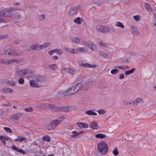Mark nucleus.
Masks as SVG:
<instances>
[{
  "label": "nucleus",
  "mask_w": 156,
  "mask_h": 156,
  "mask_svg": "<svg viewBox=\"0 0 156 156\" xmlns=\"http://www.w3.org/2000/svg\"><path fill=\"white\" fill-rule=\"evenodd\" d=\"M21 62V60L19 59H13V62L19 63Z\"/></svg>",
  "instance_id": "59"
},
{
  "label": "nucleus",
  "mask_w": 156,
  "mask_h": 156,
  "mask_svg": "<svg viewBox=\"0 0 156 156\" xmlns=\"http://www.w3.org/2000/svg\"><path fill=\"white\" fill-rule=\"evenodd\" d=\"M144 5L146 11L149 12H151L152 10L153 9L151 7V5L147 3H145Z\"/></svg>",
  "instance_id": "15"
},
{
  "label": "nucleus",
  "mask_w": 156,
  "mask_h": 156,
  "mask_svg": "<svg viewBox=\"0 0 156 156\" xmlns=\"http://www.w3.org/2000/svg\"><path fill=\"white\" fill-rule=\"evenodd\" d=\"M95 4H96L98 6H100L102 4V3L101 2L99 1H97L95 3H94Z\"/></svg>",
  "instance_id": "62"
},
{
  "label": "nucleus",
  "mask_w": 156,
  "mask_h": 156,
  "mask_svg": "<svg viewBox=\"0 0 156 156\" xmlns=\"http://www.w3.org/2000/svg\"><path fill=\"white\" fill-rule=\"evenodd\" d=\"M79 9V6H76L71 8L69 10L68 12L69 14L71 16L76 14L78 12V10Z\"/></svg>",
  "instance_id": "8"
},
{
  "label": "nucleus",
  "mask_w": 156,
  "mask_h": 156,
  "mask_svg": "<svg viewBox=\"0 0 156 156\" xmlns=\"http://www.w3.org/2000/svg\"><path fill=\"white\" fill-rule=\"evenodd\" d=\"M1 83H2L4 84H8L9 80L8 79H3L1 80Z\"/></svg>",
  "instance_id": "52"
},
{
  "label": "nucleus",
  "mask_w": 156,
  "mask_h": 156,
  "mask_svg": "<svg viewBox=\"0 0 156 156\" xmlns=\"http://www.w3.org/2000/svg\"><path fill=\"white\" fill-rule=\"evenodd\" d=\"M45 15L44 14L39 15L37 17L38 20L39 21H42L45 18Z\"/></svg>",
  "instance_id": "33"
},
{
  "label": "nucleus",
  "mask_w": 156,
  "mask_h": 156,
  "mask_svg": "<svg viewBox=\"0 0 156 156\" xmlns=\"http://www.w3.org/2000/svg\"><path fill=\"white\" fill-rule=\"evenodd\" d=\"M106 135L103 134L99 133L96 134L95 137L97 138L103 139L105 137Z\"/></svg>",
  "instance_id": "26"
},
{
  "label": "nucleus",
  "mask_w": 156,
  "mask_h": 156,
  "mask_svg": "<svg viewBox=\"0 0 156 156\" xmlns=\"http://www.w3.org/2000/svg\"><path fill=\"white\" fill-rule=\"evenodd\" d=\"M131 30L133 34L136 35L138 33V31L136 28L132 27L131 28Z\"/></svg>",
  "instance_id": "29"
},
{
  "label": "nucleus",
  "mask_w": 156,
  "mask_h": 156,
  "mask_svg": "<svg viewBox=\"0 0 156 156\" xmlns=\"http://www.w3.org/2000/svg\"><path fill=\"white\" fill-rule=\"evenodd\" d=\"M33 108L31 107H29L24 108V110L27 112H32L33 111Z\"/></svg>",
  "instance_id": "46"
},
{
  "label": "nucleus",
  "mask_w": 156,
  "mask_h": 156,
  "mask_svg": "<svg viewBox=\"0 0 156 156\" xmlns=\"http://www.w3.org/2000/svg\"><path fill=\"white\" fill-rule=\"evenodd\" d=\"M22 76L26 78H31L33 77L32 71L29 69L23 70V75Z\"/></svg>",
  "instance_id": "7"
},
{
  "label": "nucleus",
  "mask_w": 156,
  "mask_h": 156,
  "mask_svg": "<svg viewBox=\"0 0 156 156\" xmlns=\"http://www.w3.org/2000/svg\"><path fill=\"white\" fill-rule=\"evenodd\" d=\"M46 128L48 130H51L54 129V128H53V126H52L51 123L49 124L46 126Z\"/></svg>",
  "instance_id": "45"
},
{
  "label": "nucleus",
  "mask_w": 156,
  "mask_h": 156,
  "mask_svg": "<svg viewBox=\"0 0 156 156\" xmlns=\"http://www.w3.org/2000/svg\"><path fill=\"white\" fill-rule=\"evenodd\" d=\"M12 149L14 151H16L17 152L23 154H26V152L21 149H18L16 147L15 145H13L12 146Z\"/></svg>",
  "instance_id": "14"
},
{
  "label": "nucleus",
  "mask_w": 156,
  "mask_h": 156,
  "mask_svg": "<svg viewBox=\"0 0 156 156\" xmlns=\"http://www.w3.org/2000/svg\"><path fill=\"white\" fill-rule=\"evenodd\" d=\"M68 72L70 74H71L72 75H73L75 73V71L74 70L70 68H68Z\"/></svg>",
  "instance_id": "48"
},
{
  "label": "nucleus",
  "mask_w": 156,
  "mask_h": 156,
  "mask_svg": "<svg viewBox=\"0 0 156 156\" xmlns=\"http://www.w3.org/2000/svg\"><path fill=\"white\" fill-rule=\"evenodd\" d=\"M4 129L7 132L11 133H12V130L9 128L7 127H4Z\"/></svg>",
  "instance_id": "53"
},
{
  "label": "nucleus",
  "mask_w": 156,
  "mask_h": 156,
  "mask_svg": "<svg viewBox=\"0 0 156 156\" xmlns=\"http://www.w3.org/2000/svg\"><path fill=\"white\" fill-rule=\"evenodd\" d=\"M134 68H133L132 69L127 71H126L125 72V74L126 75H128L132 73L135 70Z\"/></svg>",
  "instance_id": "31"
},
{
  "label": "nucleus",
  "mask_w": 156,
  "mask_h": 156,
  "mask_svg": "<svg viewBox=\"0 0 156 156\" xmlns=\"http://www.w3.org/2000/svg\"><path fill=\"white\" fill-rule=\"evenodd\" d=\"M50 43L49 42H46L44 43L43 44L40 45L41 48V50L43 49L44 48H46L48 47L50 45Z\"/></svg>",
  "instance_id": "30"
},
{
  "label": "nucleus",
  "mask_w": 156,
  "mask_h": 156,
  "mask_svg": "<svg viewBox=\"0 0 156 156\" xmlns=\"http://www.w3.org/2000/svg\"><path fill=\"white\" fill-rule=\"evenodd\" d=\"M71 40L73 43L77 44H79L80 41V39L79 38L77 37H74L72 38Z\"/></svg>",
  "instance_id": "25"
},
{
  "label": "nucleus",
  "mask_w": 156,
  "mask_h": 156,
  "mask_svg": "<svg viewBox=\"0 0 156 156\" xmlns=\"http://www.w3.org/2000/svg\"><path fill=\"white\" fill-rule=\"evenodd\" d=\"M30 85L33 87H39L40 86L34 80H31L30 81Z\"/></svg>",
  "instance_id": "12"
},
{
  "label": "nucleus",
  "mask_w": 156,
  "mask_h": 156,
  "mask_svg": "<svg viewBox=\"0 0 156 156\" xmlns=\"http://www.w3.org/2000/svg\"><path fill=\"white\" fill-rule=\"evenodd\" d=\"M112 153L115 156L118 155L119 154V152L117 148H115L112 151Z\"/></svg>",
  "instance_id": "50"
},
{
  "label": "nucleus",
  "mask_w": 156,
  "mask_h": 156,
  "mask_svg": "<svg viewBox=\"0 0 156 156\" xmlns=\"http://www.w3.org/2000/svg\"><path fill=\"white\" fill-rule=\"evenodd\" d=\"M36 80L38 82L42 83L46 80V78L43 76H38L36 78Z\"/></svg>",
  "instance_id": "10"
},
{
  "label": "nucleus",
  "mask_w": 156,
  "mask_h": 156,
  "mask_svg": "<svg viewBox=\"0 0 156 156\" xmlns=\"http://www.w3.org/2000/svg\"><path fill=\"white\" fill-rule=\"evenodd\" d=\"M144 102V101L141 98H136L133 101V106L134 107H135L137 105L138 103H143Z\"/></svg>",
  "instance_id": "9"
},
{
  "label": "nucleus",
  "mask_w": 156,
  "mask_h": 156,
  "mask_svg": "<svg viewBox=\"0 0 156 156\" xmlns=\"http://www.w3.org/2000/svg\"><path fill=\"white\" fill-rule=\"evenodd\" d=\"M13 50L8 49L5 51V54L7 55H13Z\"/></svg>",
  "instance_id": "27"
},
{
  "label": "nucleus",
  "mask_w": 156,
  "mask_h": 156,
  "mask_svg": "<svg viewBox=\"0 0 156 156\" xmlns=\"http://www.w3.org/2000/svg\"><path fill=\"white\" fill-rule=\"evenodd\" d=\"M54 52H55L59 55H61L63 53V52L61 49H56L53 50Z\"/></svg>",
  "instance_id": "34"
},
{
  "label": "nucleus",
  "mask_w": 156,
  "mask_h": 156,
  "mask_svg": "<svg viewBox=\"0 0 156 156\" xmlns=\"http://www.w3.org/2000/svg\"><path fill=\"white\" fill-rule=\"evenodd\" d=\"M79 65L80 66L85 67L87 68H89V66H90V64L87 63H85L79 64Z\"/></svg>",
  "instance_id": "42"
},
{
  "label": "nucleus",
  "mask_w": 156,
  "mask_h": 156,
  "mask_svg": "<svg viewBox=\"0 0 156 156\" xmlns=\"http://www.w3.org/2000/svg\"><path fill=\"white\" fill-rule=\"evenodd\" d=\"M64 119V117L63 116L57 118L56 119L57 120L58 124H60L61 122Z\"/></svg>",
  "instance_id": "40"
},
{
  "label": "nucleus",
  "mask_w": 156,
  "mask_h": 156,
  "mask_svg": "<svg viewBox=\"0 0 156 156\" xmlns=\"http://www.w3.org/2000/svg\"><path fill=\"white\" fill-rule=\"evenodd\" d=\"M8 84H9V85L10 86H15V83L14 82H12L9 80Z\"/></svg>",
  "instance_id": "57"
},
{
  "label": "nucleus",
  "mask_w": 156,
  "mask_h": 156,
  "mask_svg": "<svg viewBox=\"0 0 156 156\" xmlns=\"http://www.w3.org/2000/svg\"><path fill=\"white\" fill-rule=\"evenodd\" d=\"M77 92V90H76L74 85L69 89L67 91H65L64 92V94L65 95L70 96L74 94Z\"/></svg>",
  "instance_id": "5"
},
{
  "label": "nucleus",
  "mask_w": 156,
  "mask_h": 156,
  "mask_svg": "<svg viewBox=\"0 0 156 156\" xmlns=\"http://www.w3.org/2000/svg\"><path fill=\"white\" fill-rule=\"evenodd\" d=\"M18 82L19 83L23 84L24 83V80L22 77L20 78L18 80Z\"/></svg>",
  "instance_id": "54"
},
{
  "label": "nucleus",
  "mask_w": 156,
  "mask_h": 156,
  "mask_svg": "<svg viewBox=\"0 0 156 156\" xmlns=\"http://www.w3.org/2000/svg\"><path fill=\"white\" fill-rule=\"evenodd\" d=\"M133 18L136 21H138L140 20V16L138 15L134 16Z\"/></svg>",
  "instance_id": "51"
},
{
  "label": "nucleus",
  "mask_w": 156,
  "mask_h": 156,
  "mask_svg": "<svg viewBox=\"0 0 156 156\" xmlns=\"http://www.w3.org/2000/svg\"><path fill=\"white\" fill-rule=\"evenodd\" d=\"M42 109L52 108H54V105L42 103Z\"/></svg>",
  "instance_id": "17"
},
{
  "label": "nucleus",
  "mask_w": 156,
  "mask_h": 156,
  "mask_svg": "<svg viewBox=\"0 0 156 156\" xmlns=\"http://www.w3.org/2000/svg\"><path fill=\"white\" fill-rule=\"evenodd\" d=\"M82 20L80 17H77L73 21L75 23L80 25L81 24Z\"/></svg>",
  "instance_id": "22"
},
{
  "label": "nucleus",
  "mask_w": 156,
  "mask_h": 156,
  "mask_svg": "<svg viewBox=\"0 0 156 156\" xmlns=\"http://www.w3.org/2000/svg\"><path fill=\"white\" fill-rule=\"evenodd\" d=\"M151 12H152V14L153 15V17L154 19L156 18V9L154 8L153 9Z\"/></svg>",
  "instance_id": "43"
},
{
  "label": "nucleus",
  "mask_w": 156,
  "mask_h": 156,
  "mask_svg": "<svg viewBox=\"0 0 156 156\" xmlns=\"http://www.w3.org/2000/svg\"><path fill=\"white\" fill-rule=\"evenodd\" d=\"M19 138L16 139L14 140V141L15 142L18 141L19 142H21L22 141H24L25 140V138L22 137L18 136Z\"/></svg>",
  "instance_id": "35"
},
{
  "label": "nucleus",
  "mask_w": 156,
  "mask_h": 156,
  "mask_svg": "<svg viewBox=\"0 0 156 156\" xmlns=\"http://www.w3.org/2000/svg\"><path fill=\"white\" fill-rule=\"evenodd\" d=\"M3 90L4 91L5 93L10 92L11 93H12L13 92V90H12L10 88L7 87L4 88L3 89Z\"/></svg>",
  "instance_id": "39"
},
{
  "label": "nucleus",
  "mask_w": 156,
  "mask_h": 156,
  "mask_svg": "<svg viewBox=\"0 0 156 156\" xmlns=\"http://www.w3.org/2000/svg\"><path fill=\"white\" fill-rule=\"evenodd\" d=\"M16 115L17 116V119L20 118L21 117H22L23 115V114L22 113H18L16 114Z\"/></svg>",
  "instance_id": "55"
},
{
  "label": "nucleus",
  "mask_w": 156,
  "mask_h": 156,
  "mask_svg": "<svg viewBox=\"0 0 156 156\" xmlns=\"http://www.w3.org/2000/svg\"><path fill=\"white\" fill-rule=\"evenodd\" d=\"M72 133L73 134L71 135V137H72V138L75 137L77 136L78 135L77 132L76 131H72Z\"/></svg>",
  "instance_id": "44"
},
{
  "label": "nucleus",
  "mask_w": 156,
  "mask_h": 156,
  "mask_svg": "<svg viewBox=\"0 0 156 156\" xmlns=\"http://www.w3.org/2000/svg\"><path fill=\"white\" fill-rule=\"evenodd\" d=\"M72 109L71 106H64L59 108V110L62 112H69L71 111Z\"/></svg>",
  "instance_id": "13"
},
{
  "label": "nucleus",
  "mask_w": 156,
  "mask_h": 156,
  "mask_svg": "<svg viewBox=\"0 0 156 156\" xmlns=\"http://www.w3.org/2000/svg\"><path fill=\"white\" fill-rule=\"evenodd\" d=\"M119 72V71L117 69H114L111 71V73L112 74H116Z\"/></svg>",
  "instance_id": "49"
},
{
  "label": "nucleus",
  "mask_w": 156,
  "mask_h": 156,
  "mask_svg": "<svg viewBox=\"0 0 156 156\" xmlns=\"http://www.w3.org/2000/svg\"><path fill=\"white\" fill-rule=\"evenodd\" d=\"M48 68L51 69L54 71H56L58 69L57 65L55 64L50 65L48 66Z\"/></svg>",
  "instance_id": "18"
},
{
  "label": "nucleus",
  "mask_w": 156,
  "mask_h": 156,
  "mask_svg": "<svg viewBox=\"0 0 156 156\" xmlns=\"http://www.w3.org/2000/svg\"><path fill=\"white\" fill-rule=\"evenodd\" d=\"M115 68H119V69H121L122 70H125V69L124 67L122 66H115Z\"/></svg>",
  "instance_id": "61"
},
{
  "label": "nucleus",
  "mask_w": 156,
  "mask_h": 156,
  "mask_svg": "<svg viewBox=\"0 0 156 156\" xmlns=\"http://www.w3.org/2000/svg\"><path fill=\"white\" fill-rule=\"evenodd\" d=\"M89 126L93 129H97L98 128V126L97 123L94 121L90 123Z\"/></svg>",
  "instance_id": "11"
},
{
  "label": "nucleus",
  "mask_w": 156,
  "mask_h": 156,
  "mask_svg": "<svg viewBox=\"0 0 156 156\" xmlns=\"http://www.w3.org/2000/svg\"><path fill=\"white\" fill-rule=\"evenodd\" d=\"M13 62V59H11L9 60L5 59V64L6 65H10Z\"/></svg>",
  "instance_id": "38"
},
{
  "label": "nucleus",
  "mask_w": 156,
  "mask_h": 156,
  "mask_svg": "<svg viewBox=\"0 0 156 156\" xmlns=\"http://www.w3.org/2000/svg\"><path fill=\"white\" fill-rule=\"evenodd\" d=\"M1 138H2L3 139L6 140H11L10 138L7 137V136H0V139H1Z\"/></svg>",
  "instance_id": "56"
},
{
  "label": "nucleus",
  "mask_w": 156,
  "mask_h": 156,
  "mask_svg": "<svg viewBox=\"0 0 156 156\" xmlns=\"http://www.w3.org/2000/svg\"><path fill=\"white\" fill-rule=\"evenodd\" d=\"M86 48H77L76 49H75L76 53H77L78 52H86Z\"/></svg>",
  "instance_id": "23"
},
{
  "label": "nucleus",
  "mask_w": 156,
  "mask_h": 156,
  "mask_svg": "<svg viewBox=\"0 0 156 156\" xmlns=\"http://www.w3.org/2000/svg\"><path fill=\"white\" fill-rule=\"evenodd\" d=\"M51 123L53 126V128H54L56 127V126L58 125L59 124L56 119L54 121H52L51 122Z\"/></svg>",
  "instance_id": "36"
},
{
  "label": "nucleus",
  "mask_w": 156,
  "mask_h": 156,
  "mask_svg": "<svg viewBox=\"0 0 156 156\" xmlns=\"http://www.w3.org/2000/svg\"><path fill=\"white\" fill-rule=\"evenodd\" d=\"M64 49L66 51L70 52L72 54H76L75 49L74 48H71L70 49L69 48H67L66 47H65L64 48Z\"/></svg>",
  "instance_id": "19"
},
{
  "label": "nucleus",
  "mask_w": 156,
  "mask_h": 156,
  "mask_svg": "<svg viewBox=\"0 0 156 156\" xmlns=\"http://www.w3.org/2000/svg\"><path fill=\"white\" fill-rule=\"evenodd\" d=\"M15 75L18 76H22L23 75V70L17 69Z\"/></svg>",
  "instance_id": "20"
},
{
  "label": "nucleus",
  "mask_w": 156,
  "mask_h": 156,
  "mask_svg": "<svg viewBox=\"0 0 156 156\" xmlns=\"http://www.w3.org/2000/svg\"><path fill=\"white\" fill-rule=\"evenodd\" d=\"M100 115H103L106 112V111L103 109H101L96 111Z\"/></svg>",
  "instance_id": "41"
},
{
  "label": "nucleus",
  "mask_w": 156,
  "mask_h": 156,
  "mask_svg": "<svg viewBox=\"0 0 156 156\" xmlns=\"http://www.w3.org/2000/svg\"><path fill=\"white\" fill-rule=\"evenodd\" d=\"M77 91L83 87V85L81 83H78L74 85Z\"/></svg>",
  "instance_id": "24"
},
{
  "label": "nucleus",
  "mask_w": 156,
  "mask_h": 156,
  "mask_svg": "<svg viewBox=\"0 0 156 156\" xmlns=\"http://www.w3.org/2000/svg\"><path fill=\"white\" fill-rule=\"evenodd\" d=\"M42 103H41L40 104H39L36 106H35V107L36 108H40L42 109Z\"/></svg>",
  "instance_id": "63"
},
{
  "label": "nucleus",
  "mask_w": 156,
  "mask_h": 156,
  "mask_svg": "<svg viewBox=\"0 0 156 156\" xmlns=\"http://www.w3.org/2000/svg\"><path fill=\"white\" fill-rule=\"evenodd\" d=\"M100 55L105 58H108V57L109 54H107L106 52L101 51L99 52Z\"/></svg>",
  "instance_id": "28"
},
{
  "label": "nucleus",
  "mask_w": 156,
  "mask_h": 156,
  "mask_svg": "<svg viewBox=\"0 0 156 156\" xmlns=\"http://www.w3.org/2000/svg\"><path fill=\"white\" fill-rule=\"evenodd\" d=\"M115 25L116 26L120 27L123 29L124 28V27L122 24L119 22H118L116 23Z\"/></svg>",
  "instance_id": "37"
},
{
  "label": "nucleus",
  "mask_w": 156,
  "mask_h": 156,
  "mask_svg": "<svg viewBox=\"0 0 156 156\" xmlns=\"http://www.w3.org/2000/svg\"><path fill=\"white\" fill-rule=\"evenodd\" d=\"M12 16L13 19L16 20H23L26 18V15L24 13L20 14L18 12H16L12 15Z\"/></svg>",
  "instance_id": "4"
},
{
  "label": "nucleus",
  "mask_w": 156,
  "mask_h": 156,
  "mask_svg": "<svg viewBox=\"0 0 156 156\" xmlns=\"http://www.w3.org/2000/svg\"><path fill=\"white\" fill-rule=\"evenodd\" d=\"M82 43L85 46L90 48L92 50H94L96 49V47L95 44L91 41L86 42L83 41H82Z\"/></svg>",
  "instance_id": "6"
},
{
  "label": "nucleus",
  "mask_w": 156,
  "mask_h": 156,
  "mask_svg": "<svg viewBox=\"0 0 156 156\" xmlns=\"http://www.w3.org/2000/svg\"><path fill=\"white\" fill-rule=\"evenodd\" d=\"M21 9L18 7H11L8 9H5L2 11L0 13L2 15L4 16L11 17L12 16V14L10 13V12L12 11L20 10Z\"/></svg>",
  "instance_id": "2"
},
{
  "label": "nucleus",
  "mask_w": 156,
  "mask_h": 156,
  "mask_svg": "<svg viewBox=\"0 0 156 156\" xmlns=\"http://www.w3.org/2000/svg\"><path fill=\"white\" fill-rule=\"evenodd\" d=\"M43 139L44 140H45L48 142H49L50 140V137L48 136H43Z\"/></svg>",
  "instance_id": "47"
},
{
  "label": "nucleus",
  "mask_w": 156,
  "mask_h": 156,
  "mask_svg": "<svg viewBox=\"0 0 156 156\" xmlns=\"http://www.w3.org/2000/svg\"><path fill=\"white\" fill-rule=\"evenodd\" d=\"M30 48L31 50H35L39 51L41 50L40 45L38 44L32 45L30 46Z\"/></svg>",
  "instance_id": "16"
},
{
  "label": "nucleus",
  "mask_w": 156,
  "mask_h": 156,
  "mask_svg": "<svg viewBox=\"0 0 156 156\" xmlns=\"http://www.w3.org/2000/svg\"><path fill=\"white\" fill-rule=\"evenodd\" d=\"M98 151L103 154H105L108 151V147L106 144L103 141L99 142L98 144Z\"/></svg>",
  "instance_id": "1"
},
{
  "label": "nucleus",
  "mask_w": 156,
  "mask_h": 156,
  "mask_svg": "<svg viewBox=\"0 0 156 156\" xmlns=\"http://www.w3.org/2000/svg\"><path fill=\"white\" fill-rule=\"evenodd\" d=\"M21 54V51L17 50H13V55L17 56L20 55Z\"/></svg>",
  "instance_id": "32"
},
{
  "label": "nucleus",
  "mask_w": 156,
  "mask_h": 156,
  "mask_svg": "<svg viewBox=\"0 0 156 156\" xmlns=\"http://www.w3.org/2000/svg\"><path fill=\"white\" fill-rule=\"evenodd\" d=\"M121 61L125 63H128L129 62L128 60L127 59H121Z\"/></svg>",
  "instance_id": "64"
},
{
  "label": "nucleus",
  "mask_w": 156,
  "mask_h": 156,
  "mask_svg": "<svg viewBox=\"0 0 156 156\" xmlns=\"http://www.w3.org/2000/svg\"><path fill=\"white\" fill-rule=\"evenodd\" d=\"M96 30L102 33H106L110 32L112 28L105 25H98L96 27Z\"/></svg>",
  "instance_id": "3"
},
{
  "label": "nucleus",
  "mask_w": 156,
  "mask_h": 156,
  "mask_svg": "<svg viewBox=\"0 0 156 156\" xmlns=\"http://www.w3.org/2000/svg\"><path fill=\"white\" fill-rule=\"evenodd\" d=\"M77 126L80 128H83V123L82 122H78L77 123Z\"/></svg>",
  "instance_id": "60"
},
{
  "label": "nucleus",
  "mask_w": 156,
  "mask_h": 156,
  "mask_svg": "<svg viewBox=\"0 0 156 156\" xmlns=\"http://www.w3.org/2000/svg\"><path fill=\"white\" fill-rule=\"evenodd\" d=\"M11 119L14 120H17V119L16 114L12 115L11 117Z\"/></svg>",
  "instance_id": "58"
},
{
  "label": "nucleus",
  "mask_w": 156,
  "mask_h": 156,
  "mask_svg": "<svg viewBox=\"0 0 156 156\" xmlns=\"http://www.w3.org/2000/svg\"><path fill=\"white\" fill-rule=\"evenodd\" d=\"M86 113L89 115L96 116L97 115V113L93 112L92 110H89L86 111Z\"/></svg>",
  "instance_id": "21"
}]
</instances>
